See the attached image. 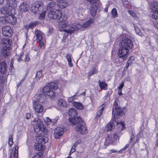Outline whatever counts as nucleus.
<instances>
[{"mask_svg":"<svg viewBox=\"0 0 158 158\" xmlns=\"http://www.w3.org/2000/svg\"><path fill=\"white\" fill-rule=\"evenodd\" d=\"M121 135L122 134L121 133L117 132L112 135L113 139L115 140H115L119 139V138Z\"/></svg>","mask_w":158,"mask_h":158,"instance_id":"c9c22d12","label":"nucleus"},{"mask_svg":"<svg viewBox=\"0 0 158 158\" xmlns=\"http://www.w3.org/2000/svg\"><path fill=\"white\" fill-rule=\"evenodd\" d=\"M81 142V141L80 139H79L76 141L74 144V145L75 146L77 145L79 143H80Z\"/></svg>","mask_w":158,"mask_h":158,"instance_id":"338daca9","label":"nucleus"},{"mask_svg":"<svg viewBox=\"0 0 158 158\" xmlns=\"http://www.w3.org/2000/svg\"><path fill=\"white\" fill-rule=\"evenodd\" d=\"M2 35L5 36L10 37L12 34V30L9 26H6L2 28Z\"/></svg>","mask_w":158,"mask_h":158,"instance_id":"4468645a","label":"nucleus"},{"mask_svg":"<svg viewBox=\"0 0 158 158\" xmlns=\"http://www.w3.org/2000/svg\"><path fill=\"white\" fill-rule=\"evenodd\" d=\"M42 34L43 33L41 31L38 30L36 29L35 30V35L36 36V40L37 41L40 40H42Z\"/></svg>","mask_w":158,"mask_h":158,"instance_id":"bb28decb","label":"nucleus"},{"mask_svg":"<svg viewBox=\"0 0 158 158\" xmlns=\"http://www.w3.org/2000/svg\"><path fill=\"white\" fill-rule=\"evenodd\" d=\"M114 127V125L113 122H110L107 124L106 129L107 131H111Z\"/></svg>","mask_w":158,"mask_h":158,"instance_id":"473e14b6","label":"nucleus"},{"mask_svg":"<svg viewBox=\"0 0 158 158\" xmlns=\"http://www.w3.org/2000/svg\"><path fill=\"white\" fill-rule=\"evenodd\" d=\"M18 157V151L15 150L14 152L13 158H17Z\"/></svg>","mask_w":158,"mask_h":158,"instance_id":"13d9d810","label":"nucleus"},{"mask_svg":"<svg viewBox=\"0 0 158 158\" xmlns=\"http://www.w3.org/2000/svg\"><path fill=\"white\" fill-rule=\"evenodd\" d=\"M100 109L97 112V114L96 116V118L97 119L99 118L102 114L103 111L104 109V107L102 106H101Z\"/></svg>","mask_w":158,"mask_h":158,"instance_id":"f704fd0d","label":"nucleus"},{"mask_svg":"<svg viewBox=\"0 0 158 158\" xmlns=\"http://www.w3.org/2000/svg\"><path fill=\"white\" fill-rule=\"evenodd\" d=\"M135 59V57L133 56H131L129 60H128L127 61L128 62H129L130 63H131V64H132L133 63Z\"/></svg>","mask_w":158,"mask_h":158,"instance_id":"8fccbe9b","label":"nucleus"},{"mask_svg":"<svg viewBox=\"0 0 158 158\" xmlns=\"http://www.w3.org/2000/svg\"><path fill=\"white\" fill-rule=\"evenodd\" d=\"M23 53H22L21 54L20 56L19 57L18 59V61L19 62H20L21 61L23 60L22 59V56H23Z\"/></svg>","mask_w":158,"mask_h":158,"instance_id":"e2e57ef3","label":"nucleus"},{"mask_svg":"<svg viewBox=\"0 0 158 158\" xmlns=\"http://www.w3.org/2000/svg\"><path fill=\"white\" fill-rule=\"evenodd\" d=\"M43 6L39 2H37L34 3L31 6V10L34 13L39 14L40 12L42 11Z\"/></svg>","mask_w":158,"mask_h":158,"instance_id":"6e6552de","label":"nucleus"},{"mask_svg":"<svg viewBox=\"0 0 158 158\" xmlns=\"http://www.w3.org/2000/svg\"><path fill=\"white\" fill-rule=\"evenodd\" d=\"M116 144L115 140L112 138V135H108L105 138V142L104 143V146L103 148H106L109 144L115 145Z\"/></svg>","mask_w":158,"mask_h":158,"instance_id":"f8f14e48","label":"nucleus"},{"mask_svg":"<svg viewBox=\"0 0 158 158\" xmlns=\"http://www.w3.org/2000/svg\"><path fill=\"white\" fill-rule=\"evenodd\" d=\"M36 100L34 101L33 106L35 111L38 113H41L44 111L43 107L42 105L40 102L43 103L44 102L46 98L44 95L42 93L36 95Z\"/></svg>","mask_w":158,"mask_h":158,"instance_id":"f257e3e1","label":"nucleus"},{"mask_svg":"<svg viewBox=\"0 0 158 158\" xmlns=\"http://www.w3.org/2000/svg\"><path fill=\"white\" fill-rule=\"evenodd\" d=\"M95 3H93L91 5L90 8V13L92 17L94 16L96 14L98 9V7L96 5Z\"/></svg>","mask_w":158,"mask_h":158,"instance_id":"412c9836","label":"nucleus"},{"mask_svg":"<svg viewBox=\"0 0 158 158\" xmlns=\"http://www.w3.org/2000/svg\"><path fill=\"white\" fill-rule=\"evenodd\" d=\"M56 5L54 2H51L49 3L47 6V9L49 11L55 10H57L56 8Z\"/></svg>","mask_w":158,"mask_h":158,"instance_id":"b1692460","label":"nucleus"},{"mask_svg":"<svg viewBox=\"0 0 158 158\" xmlns=\"http://www.w3.org/2000/svg\"><path fill=\"white\" fill-rule=\"evenodd\" d=\"M40 79L39 78L38 79L37 77H35V78H33V81L32 82L31 84V87L35 85V84Z\"/></svg>","mask_w":158,"mask_h":158,"instance_id":"c03bdc74","label":"nucleus"},{"mask_svg":"<svg viewBox=\"0 0 158 158\" xmlns=\"http://www.w3.org/2000/svg\"><path fill=\"white\" fill-rule=\"evenodd\" d=\"M97 73V71L96 69L95 68H94L90 71L89 74L90 76H91L93 74H96Z\"/></svg>","mask_w":158,"mask_h":158,"instance_id":"09e8293b","label":"nucleus"},{"mask_svg":"<svg viewBox=\"0 0 158 158\" xmlns=\"http://www.w3.org/2000/svg\"><path fill=\"white\" fill-rule=\"evenodd\" d=\"M98 83L99 84V86L100 88L104 90L106 89V88L108 86L107 83L104 82H101L100 80L98 81Z\"/></svg>","mask_w":158,"mask_h":158,"instance_id":"72a5a7b5","label":"nucleus"},{"mask_svg":"<svg viewBox=\"0 0 158 158\" xmlns=\"http://www.w3.org/2000/svg\"><path fill=\"white\" fill-rule=\"evenodd\" d=\"M123 110V109H122L121 108L113 109L112 115L114 118H119L124 114Z\"/></svg>","mask_w":158,"mask_h":158,"instance_id":"9d476101","label":"nucleus"},{"mask_svg":"<svg viewBox=\"0 0 158 158\" xmlns=\"http://www.w3.org/2000/svg\"><path fill=\"white\" fill-rule=\"evenodd\" d=\"M119 105L120 102L119 101V100L118 99H116L115 100L114 104V108L113 109H117H117L118 108H121Z\"/></svg>","mask_w":158,"mask_h":158,"instance_id":"58836bf2","label":"nucleus"},{"mask_svg":"<svg viewBox=\"0 0 158 158\" xmlns=\"http://www.w3.org/2000/svg\"><path fill=\"white\" fill-rule=\"evenodd\" d=\"M42 70H40L37 72L35 77H37L38 79L39 78L40 79V78L42 76Z\"/></svg>","mask_w":158,"mask_h":158,"instance_id":"a18cd8bd","label":"nucleus"},{"mask_svg":"<svg viewBox=\"0 0 158 158\" xmlns=\"http://www.w3.org/2000/svg\"><path fill=\"white\" fill-rule=\"evenodd\" d=\"M68 5V3L65 0H58L57 2V6L61 9L65 8Z\"/></svg>","mask_w":158,"mask_h":158,"instance_id":"6ab92c4d","label":"nucleus"},{"mask_svg":"<svg viewBox=\"0 0 158 158\" xmlns=\"http://www.w3.org/2000/svg\"><path fill=\"white\" fill-rule=\"evenodd\" d=\"M129 51V50L124 47H120L118 51L117 55L118 58H117L116 60H118L120 63L123 62L127 57Z\"/></svg>","mask_w":158,"mask_h":158,"instance_id":"7ed1b4c3","label":"nucleus"},{"mask_svg":"<svg viewBox=\"0 0 158 158\" xmlns=\"http://www.w3.org/2000/svg\"><path fill=\"white\" fill-rule=\"evenodd\" d=\"M58 104L59 106L64 107H67L68 105L63 99H58L57 101Z\"/></svg>","mask_w":158,"mask_h":158,"instance_id":"a878e982","label":"nucleus"},{"mask_svg":"<svg viewBox=\"0 0 158 158\" xmlns=\"http://www.w3.org/2000/svg\"><path fill=\"white\" fill-rule=\"evenodd\" d=\"M152 18L155 19H158V10L153 13L152 14Z\"/></svg>","mask_w":158,"mask_h":158,"instance_id":"79ce46f5","label":"nucleus"},{"mask_svg":"<svg viewBox=\"0 0 158 158\" xmlns=\"http://www.w3.org/2000/svg\"><path fill=\"white\" fill-rule=\"evenodd\" d=\"M68 114L71 117L73 118L77 115V113L75 109L71 108L69 110Z\"/></svg>","mask_w":158,"mask_h":158,"instance_id":"cd10ccee","label":"nucleus"},{"mask_svg":"<svg viewBox=\"0 0 158 158\" xmlns=\"http://www.w3.org/2000/svg\"><path fill=\"white\" fill-rule=\"evenodd\" d=\"M0 10L1 13L4 15H9L10 14V10L6 6L1 8Z\"/></svg>","mask_w":158,"mask_h":158,"instance_id":"c85d7f7f","label":"nucleus"},{"mask_svg":"<svg viewBox=\"0 0 158 158\" xmlns=\"http://www.w3.org/2000/svg\"><path fill=\"white\" fill-rule=\"evenodd\" d=\"M111 14L114 18L118 16L117 11L116 8H114L112 9Z\"/></svg>","mask_w":158,"mask_h":158,"instance_id":"ea45409f","label":"nucleus"},{"mask_svg":"<svg viewBox=\"0 0 158 158\" xmlns=\"http://www.w3.org/2000/svg\"><path fill=\"white\" fill-rule=\"evenodd\" d=\"M93 22V20L92 19H89L87 21L84 23L82 26L81 27L83 28L87 27L89 26H90L91 24Z\"/></svg>","mask_w":158,"mask_h":158,"instance_id":"7c9ffc66","label":"nucleus"},{"mask_svg":"<svg viewBox=\"0 0 158 158\" xmlns=\"http://www.w3.org/2000/svg\"><path fill=\"white\" fill-rule=\"evenodd\" d=\"M1 43L3 46L2 51V55L6 57L10 53L9 49L11 46L10 42L9 39H5L2 40Z\"/></svg>","mask_w":158,"mask_h":158,"instance_id":"20e7f679","label":"nucleus"},{"mask_svg":"<svg viewBox=\"0 0 158 158\" xmlns=\"http://www.w3.org/2000/svg\"><path fill=\"white\" fill-rule=\"evenodd\" d=\"M76 96V95H74L73 96L70 97L69 98L68 101L69 102H72L75 99V97Z\"/></svg>","mask_w":158,"mask_h":158,"instance_id":"5fc2aeb1","label":"nucleus"},{"mask_svg":"<svg viewBox=\"0 0 158 158\" xmlns=\"http://www.w3.org/2000/svg\"><path fill=\"white\" fill-rule=\"evenodd\" d=\"M1 58H0L1 59ZM7 68V66L6 64L4 63V61H1V60H0V72L3 74L5 73L6 72Z\"/></svg>","mask_w":158,"mask_h":158,"instance_id":"aec40b11","label":"nucleus"},{"mask_svg":"<svg viewBox=\"0 0 158 158\" xmlns=\"http://www.w3.org/2000/svg\"><path fill=\"white\" fill-rule=\"evenodd\" d=\"M63 129L60 127H58L55 129L54 135V137L58 139L60 138L63 133Z\"/></svg>","mask_w":158,"mask_h":158,"instance_id":"dca6fc26","label":"nucleus"},{"mask_svg":"<svg viewBox=\"0 0 158 158\" xmlns=\"http://www.w3.org/2000/svg\"><path fill=\"white\" fill-rule=\"evenodd\" d=\"M62 16V13L57 9L55 10L49 11L48 15V18L51 19H59Z\"/></svg>","mask_w":158,"mask_h":158,"instance_id":"423d86ee","label":"nucleus"},{"mask_svg":"<svg viewBox=\"0 0 158 158\" xmlns=\"http://www.w3.org/2000/svg\"><path fill=\"white\" fill-rule=\"evenodd\" d=\"M58 88L57 85L56 83L54 82H50L48 84L47 86L44 87L43 89V94H46L51 98H53L56 95L55 92L52 89L56 90Z\"/></svg>","mask_w":158,"mask_h":158,"instance_id":"f03ea898","label":"nucleus"},{"mask_svg":"<svg viewBox=\"0 0 158 158\" xmlns=\"http://www.w3.org/2000/svg\"><path fill=\"white\" fill-rule=\"evenodd\" d=\"M35 123L34 125V129L36 133H39L40 129L44 126L41 120L38 118H35L33 121Z\"/></svg>","mask_w":158,"mask_h":158,"instance_id":"1a4fd4ad","label":"nucleus"},{"mask_svg":"<svg viewBox=\"0 0 158 158\" xmlns=\"http://www.w3.org/2000/svg\"><path fill=\"white\" fill-rule=\"evenodd\" d=\"M42 155V152H39L35 153L32 158H41V156Z\"/></svg>","mask_w":158,"mask_h":158,"instance_id":"a19ab883","label":"nucleus"},{"mask_svg":"<svg viewBox=\"0 0 158 158\" xmlns=\"http://www.w3.org/2000/svg\"><path fill=\"white\" fill-rule=\"evenodd\" d=\"M76 130L82 134H85L88 132L85 125L84 124H78L76 127Z\"/></svg>","mask_w":158,"mask_h":158,"instance_id":"2eb2a0df","label":"nucleus"},{"mask_svg":"<svg viewBox=\"0 0 158 158\" xmlns=\"http://www.w3.org/2000/svg\"><path fill=\"white\" fill-rule=\"evenodd\" d=\"M39 141L38 144L35 145V148L39 151L43 150L44 149V146L42 144H44L47 143L48 140V138L46 136H40L38 138Z\"/></svg>","mask_w":158,"mask_h":158,"instance_id":"0eeeda50","label":"nucleus"},{"mask_svg":"<svg viewBox=\"0 0 158 158\" xmlns=\"http://www.w3.org/2000/svg\"><path fill=\"white\" fill-rule=\"evenodd\" d=\"M82 8L80 7L76 10V13L78 15L81 14L82 13Z\"/></svg>","mask_w":158,"mask_h":158,"instance_id":"603ef678","label":"nucleus"},{"mask_svg":"<svg viewBox=\"0 0 158 158\" xmlns=\"http://www.w3.org/2000/svg\"><path fill=\"white\" fill-rule=\"evenodd\" d=\"M29 8V5L25 2H23L19 7V9L21 12H26Z\"/></svg>","mask_w":158,"mask_h":158,"instance_id":"5701e85b","label":"nucleus"},{"mask_svg":"<svg viewBox=\"0 0 158 158\" xmlns=\"http://www.w3.org/2000/svg\"><path fill=\"white\" fill-rule=\"evenodd\" d=\"M45 16V13L44 12H43V13H42L40 14L39 18L40 19H43L44 18Z\"/></svg>","mask_w":158,"mask_h":158,"instance_id":"6e6d98bb","label":"nucleus"},{"mask_svg":"<svg viewBox=\"0 0 158 158\" xmlns=\"http://www.w3.org/2000/svg\"><path fill=\"white\" fill-rule=\"evenodd\" d=\"M121 39V41L120 43L122 47H124L125 48L129 50L131 49L133 46V41L130 39L124 36L122 37Z\"/></svg>","mask_w":158,"mask_h":158,"instance_id":"39448f33","label":"nucleus"},{"mask_svg":"<svg viewBox=\"0 0 158 158\" xmlns=\"http://www.w3.org/2000/svg\"><path fill=\"white\" fill-rule=\"evenodd\" d=\"M25 116L27 119H29L31 118V114L29 113H27L25 114Z\"/></svg>","mask_w":158,"mask_h":158,"instance_id":"4d7b16f0","label":"nucleus"},{"mask_svg":"<svg viewBox=\"0 0 158 158\" xmlns=\"http://www.w3.org/2000/svg\"><path fill=\"white\" fill-rule=\"evenodd\" d=\"M128 146H129L128 144H126V146L123 148L122 149L119 151V152H123V151H124L126 150L127 149V148L128 147Z\"/></svg>","mask_w":158,"mask_h":158,"instance_id":"bf43d9fd","label":"nucleus"},{"mask_svg":"<svg viewBox=\"0 0 158 158\" xmlns=\"http://www.w3.org/2000/svg\"><path fill=\"white\" fill-rule=\"evenodd\" d=\"M81 27V25L79 24H73L71 25L69 27V30L66 29H64L63 31L66 32L67 33L71 34L76 30H77Z\"/></svg>","mask_w":158,"mask_h":158,"instance_id":"ddd939ff","label":"nucleus"},{"mask_svg":"<svg viewBox=\"0 0 158 158\" xmlns=\"http://www.w3.org/2000/svg\"><path fill=\"white\" fill-rule=\"evenodd\" d=\"M7 5L9 7H14L17 6V3L15 0H7Z\"/></svg>","mask_w":158,"mask_h":158,"instance_id":"393cba45","label":"nucleus"},{"mask_svg":"<svg viewBox=\"0 0 158 158\" xmlns=\"http://www.w3.org/2000/svg\"><path fill=\"white\" fill-rule=\"evenodd\" d=\"M150 9L153 13L158 10V2H154L152 3L150 6Z\"/></svg>","mask_w":158,"mask_h":158,"instance_id":"4be33fe9","label":"nucleus"},{"mask_svg":"<svg viewBox=\"0 0 158 158\" xmlns=\"http://www.w3.org/2000/svg\"><path fill=\"white\" fill-rule=\"evenodd\" d=\"M68 20L66 18H64L61 20H60L59 23V27H66L69 25Z\"/></svg>","mask_w":158,"mask_h":158,"instance_id":"f3484780","label":"nucleus"},{"mask_svg":"<svg viewBox=\"0 0 158 158\" xmlns=\"http://www.w3.org/2000/svg\"><path fill=\"white\" fill-rule=\"evenodd\" d=\"M134 28L136 34H138L139 35H142V33L140 32V29L139 27L135 26Z\"/></svg>","mask_w":158,"mask_h":158,"instance_id":"49530a36","label":"nucleus"},{"mask_svg":"<svg viewBox=\"0 0 158 158\" xmlns=\"http://www.w3.org/2000/svg\"><path fill=\"white\" fill-rule=\"evenodd\" d=\"M40 131L39 133H36L38 134L41 135H47L48 133V130L44 126L42 127L40 130Z\"/></svg>","mask_w":158,"mask_h":158,"instance_id":"c756f323","label":"nucleus"},{"mask_svg":"<svg viewBox=\"0 0 158 158\" xmlns=\"http://www.w3.org/2000/svg\"><path fill=\"white\" fill-rule=\"evenodd\" d=\"M73 105L75 108L80 110L82 109L84 107L81 104L77 102H73Z\"/></svg>","mask_w":158,"mask_h":158,"instance_id":"2f4dec72","label":"nucleus"},{"mask_svg":"<svg viewBox=\"0 0 158 158\" xmlns=\"http://www.w3.org/2000/svg\"><path fill=\"white\" fill-rule=\"evenodd\" d=\"M71 56L69 54H67L65 56L66 58L67 59V61L68 62V64L69 66L70 67L73 66V64L71 62L72 59L71 58Z\"/></svg>","mask_w":158,"mask_h":158,"instance_id":"4c0bfd02","label":"nucleus"},{"mask_svg":"<svg viewBox=\"0 0 158 158\" xmlns=\"http://www.w3.org/2000/svg\"><path fill=\"white\" fill-rule=\"evenodd\" d=\"M8 143L10 146H11L13 144V136L11 135H10L9 137Z\"/></svg>","mask_w":158,"mask_h":158,"instance_id":"37998d69","label":"nucleus"},{"mask_svg":"<svg viewBox=\"0 0 158 158\" xmlns=\"http://www.w3.org/2000/svg\"><path fill=\"white\" fill-rule=\"evenodd\" d=\"M76 146L75 145H73V146H72L71 150L70 151V152H71L72 153H73L75 151V147Z\"/></svg>","mask_w":158,"mask_h":158,"instance_id":"69168bd1","label":"nucleus"},{"mask_svg":"<svg viewBox=\"0 0 158 158\" xmlns=\"http://www.w3.org/2000/svg\"><path fill=\"white\" fill-rule=\"evenodd\" d=\"M36 22H34L31 23H30L28 25H27L25 27V28L27 29L29 28L32 29L36 27L37 25Z\"/></svg>","mask_w":158,"mask_h":158,"instance_id":"e433bc0d","label":"nucleus"},{"mask_svg":"<svg viewBox=\"0 0 158 158\" xmlns=\"http://www.w3.org/2000/svg\"><path fill=\"white\" fill-rule=\"evenodd\" d=\"M58 119L57 118H56L55 119H51V123H52V125H53V123H56Z\"/></svg>","mask_w":158,"mask_h":158,"instance_id":"0e129e2a","label":"nucleus"},{"mask_svg":"<svg viewBox=\"0 0 158 158\" xmlns=\"http://www.w3.org/2000/svg\"><path fill=\"white\" fill-rule=\"evenodd\" d=\"M128 12L134 18H135L136 17L135 14L133 11L130 10H129L128 11Z\"/></svg>","mask_w":158,"mask_h":158,"instance_id":"864d4df0","label":"nucleus"},{"mask_svg":"<svg viewBox=\"0 0 158 158\" xmlns=\"http://www.w3.org/2000/svg\"><path fill=\"white\" fill-rule=\"evenodd\" d=\"M37 41L39 42L40 44V47L41 48H42L44 45L42 41V40H38Z\"/></svg>","mask_w":158,"mask_h":158,"instance_id":"774afa93","label":"nucleus"},{"mask_svg":"<svg viewBox=\"0 0 158 158\" xmlns=\"http://www.w3.org/2000/svg\"><path fill=\"white\" fill-rule=\"evenodd\" d=\"M69 120L71 125H74L76 124H83V121L82 118L79 116L75 117L73 118H69Z\"/></svg>","mask_w":158,"mask_h":158,"instance_id":"9b49d317","label":"nucleus"},{"mask_svg":"<svg viewBox=\"0 0 158 158\" xmlns=\"http://www.w3.org/2000/svg\"><path fill=\"white\" fill-rule=\"evenodd\" d=\"M0 21L4 24H5L6 23H7L6 17L5 18L2 17H0Z\"/></svg>","mask_w":158,"mask_h":158,"instance_id":"3c124183","label":"nucleus"},{"mask_svg":"<svg viewBox=\"0 0 158 158\" xmlns=\"http://www.w3.org/2000/svg\"><path fill=\"white\" fill-rule=\"evenodd\" d=\"M44 120L46 124L48 125L51 123V119H50L49 117H47L44 119Z\"/></svg>","mask_w":158,"mask_h":158,"instance_id":"de8ad7c7","label":"nucleus"},{"mask_svg":"<svg viewBox=\"0 0 158 158\" xmlns=\"http://www.w3.org/2000/svg\"><path fill=\"white\" fill-rule=\"evenodd\" d=\"M135 136L133 134H132L131 136L130 143H131L135 140Z\"/></svg>","mask_w":158,"mask_h":158,"instance_id":"052dcab7","label":"nucleus"},{"mask_svg":"<svg viewBox=\"0 0 158 158\" xmlns=\"http://www.w3.org/2000/svg\"><path fill=\"white\" fill-rule=\"evenodd\" d=\"M6 19L7 20V23L12 25L15 24L16 22V18L12 15H10V14L6 16Z\"/></svg>","mask_w":158,"mask_h":158,"instance_id":"a211bd4d","label":"nucleus"},{"mask_svg":"<svg viewBox=\"0 0 158 158\" xmlns=\"http://www.w3.org/2000/svg\"><path fill=\"white\" fill-rule=\"evenodd\" d=\"M131 64L129 62H128V61H127V64H126V65L125 67L124 68V69L125 70H127L128 68L129 67V66L131 65Z\"/></svg>","mask_w":158,"mask_h":158,"instance_id":"680f3d73","label":"nucleus"}]
</instances>
